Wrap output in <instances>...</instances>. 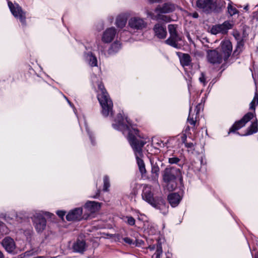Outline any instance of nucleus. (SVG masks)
I'll return each instance as SVG.
<instances>
[{
    "label": "nucleus",
    "mask_w": 258,
    "mask_h": 258,
    "mask_svg": "<svg viewBox=\"0 0 258 258\" xmlns=\"http://www.w3.org/2000/svg\"><path fill=\"white\" fill-rule=\"evenodd\" d=\"M112 126L114 129L120 131L123 135H126L127 139L134 150L139 170L142 174L145 173V165L141 157L143 156L142 148L146 142L138 139L141 138L139 131L122 111L117 114L112 123Z\"/></svg>",
    "instance_id": "1"
},
{
    "label": "nucleus",
    "mask_w": 258,
    "mask_h": 258,
    "mask_svg": "<svg viewBox=\"0 0 258 258\" xmlns=\"http://www.w3.org/2000/svg\"><path fill=\"white\" fill-rule=\"evenodd\" d=\"M142 198L144 201L158 210L162 214L165 215L168 213V204L162 197L154 196L152 186L146 184L144 185Z\"/></svg>",
    "instance_id": "2"
},
{
    "label": "nucleus",
    "mask_w": 258,
    "mask_h": 258,
    "mask_svg": "<svg viewBox=\"0 0 258 258\" xmlns=\"http://www.w3.org/2000/svg\"><path fill=\"white\" fill-rule=\"evenodd\" d=\"M219 49L220 52L218 49L207 50V59L211 63H221L223 60L226 61L228 59L232 50L231 42L229 40L222 41Z\"/></svg>",
    "instance_id": "3"
},
{
    "label": "nucleus",
    "mask_w": 258,
    "mask_h": 258,
    "mask_svg": "<svg viewBox=\"0 0 258 258\" xmlns=\"http://www.w3.org/2000/svg\"><path fill=\"white\" fill-rule=\"evenodd\" d=\"M205 98H190L189 100V112L187 122L194 130L198 121L199 113L204 108Z\"/></svg>",
    "instance_id": "4"
},
{
    "label": "nucleus",
    "mask_w": 258,
    "mask_h": 258,
    "mask_svg": "<svg viewBox=\"0 0 258 258\" xmlns=\"http://www.w3.org/2000/svg\"><path fill=\"white\" fill-rule=\"evenodd\" d=\"M44 216L51 218L54 215L48 212L39 211L33 215L32 221L34 226L38 232H42L46 226V221Z\"/></svg>",
    "instance_id": "5"
},
{
    "label": "nucleus",
    "mask_w": 258,
    "mask_h": 258,
    "mask_svg": "<svg viewBox=\"0 0 258 258\" xmlns=\"http://www.w3.org/2000/svg\"><path fill=\"white\" fill-rule=\"evenodd\" d=\"M179 173V170L174 167H167L165 169L163 173V179L167 184L171 183V187H168L169 189L173 190L175 188V180Z\"/></svg>",
    "instance_id": "6"
},
{
    "label": "nucleus",
    "mask_w": 258,
    "mask_h": 258,
    "mask_svg": "<svg viewBox=\"0 0 258 258\" xmlns=\"http://www.w3.org/2000/svg\"><path fill=\"white\" fill-rule=\"evenodd\" d=\"M98 100L101 107V114L105 117L112 116L113 104L111 98H98Z\"/></svg>",
    "instance_id": "7"
},
{
    "label": "nucleus",
    "mask_w": 258,
    "mask_h": 258,
    "mask_svg": "<svg viewBox=\"0 0 258 258\" xmlns=\"http://www.w3.org/2000/svg\"><path fill=\"white\" fill-rule=\"evenodd\" d=\"M168 28L170 36L167 40H166L165 43L174 48H178L177 43L178 41L181 40V38L177 33V25L169 24L168 26Z\"/></svg>",
    "instance_id": "8"
},
{
    "label": "nucleus",
    "mask_w": 258,
    "mask_h": 258,
    "mask_svg": "<svg viewBox=\"0 0 258 258\" xmlns=\"http://www.w3.org/2000/svg\"><path fill=\"white\" fill-rule=\"evenodd\" d=\"M8 6L12 15L17 19H18L23 25L26 24V13L21 7L17 3L13 4L12 2H8Z\"/></svg>",
    "instance_id": "9"
},
{
    "label": "nucleus",
    "mask_w": 258,
    "mask_h": 258,
    "mask_svg": "<svg viewBox=\"0 0 258 258\" xmlns=\"http://www.w3.org/2000/svg\"><path fill=\"white\" fill-rule=\"evenodd\" d=\"M197 6L204 12L210 13L212 11L218 12L216 8V4L212 0H198Z\"/></svg>",
    "instance_id": "10"
},
{
    "label": "nucleus",
    "mask_w": 258,
    "mask_h": 258,
    "mask_svg": "<svg viewBox=\"0 0 258 258\" xmlns=\"http://www.w3.org/2000/svg\"><path fill=\"white\" fill-rule=\"evenodd\" d=\"M128 26L133 29L142 30L147 27V23L145 19L133 17L128 20Z\"/></svg>",
    "instance_id": "11"
},
{
    "label": "nucleus",
    "mask_w": 258,
    "mask_h": 258,
    "mask_svg": "<svg viewBox=\"0 0 258 258\" xmlns=\"http://www.w3.org/2000/svg\"><path fill=\"white\" fill-rule=\"evenodd\" d=\"M254 115L252 112H248L240 120L237 121L234 123V124L230 128L228 134L230 133H234L236 131L244 126L245 124L252 119Z\"/></svg>",
    "instance_id": "12"
},
{
    "label": "nucleus",
    "mask_w": 258,
    "mask_h": 258,
    "mask_svg": "<svg viewBox=\"0 0 258 258\" xmlns=\"http://www.w3.org/2000/svg\"><path fill=\"white\" fill-rule=\"evenodd\" d=\"M1 244L5 250L9 253H13L16 248L14 240L10 236L5 237L1 242Z\"/></svg>",
    "instance_id": "13"
},
{
    "label": "nucleus",
    "mask_w": 258,
    "mask_h": 258,
    "mask_svg": "<svg viewBox=\"0 0 258 258\" xmlns=\"http://www.w3.org/2000/svg\"><path fill=\"white\" fill-rule=\"evenodd\" d=\"M83 209L82 208H76L71 210L66 216V219L69 221H79L83 219L82 216Z\"/></svg>",
    "instance_id": "14"
},
{
    "label": "nucleus",
    "mask_w": 258,
    "mask_h": 258,
    "mask_svg": "<svg viewBox=\"0 0 258 258\" xmlns=\"http://www.w3.org/2000/svg\"><path fill=\"white\" fill-rule=\"evenodd\" d=\"M176 6L171 3H166L162 6H158L155 9L156 13L167 14L173 12L175 10Z\"/></svg>",
    "instance_id": "15"
},
{
    "label": "nucleus",
    "mask_w": 258,
    "mask_h": 258,
    "mask_svg": "<svg viewBox=\"0 0 258 258\" xmlns=\"http://www.w3.org/2000/svg\"><path fill=\"white\" fill-rule=\"evenodd\" d=\"M155 36L159 39H164L167 36L166 28L165 25L160 23L156 24L153 27Z\"/></svg>",
    "instance_id": "16"
},
{
    "label": "nucleus",
    "mask_w": 258,
    "mask_h": 258,
    "mask_svg": "<svg viewBox=\"0 0 258 258\" xmlns=\"http://www.w3.org/2000/svg\"><path fill=\"white\" fill-rule=\"evenodd\" d=\"M116 34V30L114 27L107 29L103 33L102 41L106 43L111 42Z\"/></svg>",
    "instance_id": "17"
},
{
    "label": "nucleus",
    "mask_w": 258,
    "mask_h": 258,
    "mask_svg": "<svg viewBox=\"0 0 258 258\" xmlns=\"http://www.w3.org/2000/svg\"><path fill=\"white\" fill-rule=\"evenodd\" d=\"M92 82L93 86H94V84L96 83L98 85V97H108V94L106 92L103 85L102 84L101 82L98 81L97 77L95 75H93L91 77Z\"/></svg>",
    "instance_id": "18"
},
{
    "label": "nucleus",
    "mask_w": 258,
    "mask_h": 258,
    "mask_svg": "<svg viewBox=\"0 0 258 258\" xmlns=\"http://www.w3.org/2000/svg\"><path fill=\"white\" fill-rule=\"evenodd\" d=\"M150 163L151 164V172L152 176L154 179H157L159 177L160 168L159 164H161V161L156 158L150 159Z\"/></svg>",
    "instance_id": "19"
},
{
    "label": "nucleus",
    "mask_w": 258,
    "mask_h": 258,
    "mask_svg": "<svg viewBox=\"0 0 258 258\" xmlns=\"http://www.w3.org/2000/svg\"><path fill=\"white\" fill-rule=\"evenodd\" d=\"M101 204L95 201H88L84 205V208L90 213H94L99 210Z\"/></svg>",
    "instance_id": "20"
},
{
    "label": "nucleus",
    "mask_w": 258,
    "mask_h": 258,
    "mask_svg": "<svg viewBox=\"0 0 258 258\" xmlns=\"http://www.w3.org/2000/svg\"><path fill=\"white\" fill-rule=\"evenodd\" d=\"M203 164L202 157H197L192 160L189 165V169L193 170L194 172H198L200 170L202 165Z\"/></svg>",
    "instance_id": "21"
},
{
    "label": "nucleus",
    "mask_w": 258,
    "mask_h": 258,
    "mask_svg": "<svg viewBox=\"0 0 258 258\" xmlns=\"http://www.w3.org/2000/svg\"><path fill=\"white\" fill-rule=\"evenodd\" d=\"M177 55L178 56L181 64L183 67H187L189 66L191 59L190 55L187 53H183L180 52H176Z\"/></svg>",
    "instance_id": "22"
},
{
    "label": "nucleus",
    "mask_w": 258,
    "mask_h": 258,
    "mask_svg": "<svg viewBox=\"0 0 258 258\" xmlns=\"http://www.w3.org/2000/svg\"><path fill=\"white\" fill-rule=\"evenodd\" d=\"M181 198L177 193H171L168 196V200L172 207H176L180 203Z\"/></svg>",
    "instance_id": "23"
},
{
    "label": "nucleus",
    "mask_w": 258,
    "mask_h": 258,
    "mask_svg": "<svg viewBox=\"0 0 258 258\" xmlns=\"http://www.w3.org/2000/svg\"><path fill=\"white\" fill-rule=\"evenodd\" d=\"M73 250L79 253H83L86 249V244L84 240H78L73 244Z\"/></svg>",
    "instance_id": "24"
},
{
    "label": "nucleus",
    "mask_w": 258,
    "mask_h": 258,
    "mask_svg": "<svg viewBox=\"0 0 258 258\" xmlns=\"http://www.w3.org/2000/svg\"><path fill=\"white\" fill-rule=\"evenodd\" d=\"M85 59L86 61L91 67L97 66V57L93 54L92 52H89L85 54Z\"/></svg>",
    "instance_id": "25"
},
{
    "label": "nucleus",
    "mask_w": 258,
    "mask_h": 258,
    "mask_svg": "<svg viewBox=\"0 0 258 258\" xmlns=\"http://www.w3.org/2000/svg\"><path fill=\"white\" fill-rule=\"evenodd\" d=\"M258 131V125L257 120L252 122L251 124L247 128L246 133L243 136L250 135L257 133Z\"/></svg>",
    "instance_id": "26"
},
{
    "label": "nucleus",
    "mask_w": 258,
    "mask_h": 258,
    "mask_svg": "<svg viewBox=\"0 0 258 258\" xmlns=\"http://www.w3.org/2000/svg\"><path fill=\"white\" fill-rule=\"evenodd\" d=\"M121 48V44L119 41L114 42L108 49V53L113 54Z\"/></svg>",
    "instance_id": "27"
},
{
    "label": "nucleus",
    "mask_w": 258,
    "mask_h": 258,
    "mask_svg": "<svg viewBox=\"0 0 258 258\" xmlns=\"http://www.w3.org/2000/svg\"><path fill=\"white\" fill-rule=\"evenodd\" d=\"M126 18L124 16L119 15L116 18V25L118 28H123L126 23Z\"/></svg>",
    "instance_id": "28"
},
{
    "label": "nucleus",
    "mask_w": 258,
    "mask_h": 258,
    "mask_svg": "<svg viewBox=\"0 0 258 258\" xmlns=\"http://www.w3.org/2000/svg\"><path fill=\"white\" fill-rule=\"evenodd\" d=\"M157 15L155 16V19L158 21H162L165 22H169L171 20L170 17L163 15V14L157 13Z\"/></svg>",
    "instance_id": "29"
},
{
    "label": "nucleus",
    "mask_w": 258,
    "mask_h": 258,
    "mask_svg": "<svg viewBox=\"0 0 258 258\" xmlns=\"http://www.w3.org/2000/svg\"><path fill=\"white\" fill-rule=\"evenodd\" d=\"M152 146L156 149L164 147V144L163 141L158 139H153L152 141Z\"/></svg>",
    "instance_id": "30"
},
{
    "label": "nucleus",
    "mask_w": 258,
    "mask_h": 258,
    "mask_svg": "<svg viewBox=\"0 0 258 258\" xmlns=\"http://www.w3.org/2000/svg\"><path fill=\"white\" fill-rule=\"evenodd\" d=\"M10 230L6 225L3 222L0 221V234L2 235L8 234Z\"/></svg>",
    "instance_id": "31"
},
{
    "label": "nucleus",
    "mask_w": 258,
    "mask_h": 258,
    "mask_svg": "<svg viewBox=\"0 0 258 258\" xmlns=\"http://www.w3.org/2000/svg\"><path fill=\"white\" fill-rule=\"evenodd\" d=\"M110 187V179L108 175H105L103 177V190L107 191Z\"/></svg>",
    "instance_id": "32"
},
{
    "label": "nucleus",
    "mask_w": 258,
    "mask_h": 258,
    "mask_svg": "<svg viewBox=\"0 0 258 258\" xmlns=\"http://www.w3.org/2000/svg\"><path fill=\"white\" fill-rule=\"evenodd\" d=\"M134 213L135 216H137L138 217V219L140 221H141L142 222H145L147 221V216L143 213H141L138 210H134Z\"/></svg>",
    "instance_id": "33"
},
{
    "label": "nucleus",
    "mask_w": 258,
    "mask_h": 258,
    "mask_svg": "<svg viewBox=\"0 0 258 258\" xmlns=\"http://www.w3.org/2000/svg\"><path fill=\"white\" fill-rule=\"evenodd\" d=\"M84 125L85 126V128H86V132H87L88 133V135L90 138V141L92 144V145H95V142H94V137L93 136V134H92V133L90 131V129L87 124V122H86V121L85 120V118H84Z\"/></svg>",
    "instance_id": "34"
},
{
    "label": "nucleus",
    "mask_w": 258,
    "mask_h": 258,
    "mask_svg": "<svg viewBox=\"0 0 258 258\" xmlns=\"http://www.w3.org/2000/svg\"><path fill=\"white\" fill-rule=\"evenodd\" d=\"M228 12L229 15L232 16L238 13V10L231 4H229L228 6Z\"/></svg>",
    "instance_id": "35"
},
{
    "label": "nucleus",
    "mask_w": 258,
    "mask_h": 258,
    "mask_svg": "<svg viewBox=\"0 0 258 258\" xmlns=\"http://www.w3.org/2000/svg\"><path fill=\"white\" fill-rule=\"evenodd\" d=\"M124 221L130 226H134L135 224V220L132 216H126L124 218Z\"/></svg>",
    "instance_id": "36"
},
{
    "label": "nucleus",
    "mask_w": 258,
    "mask_h": 258,
    "mask_svg": "<svg viewBox=\"0 0 258 258\" xmlns=\"http://www.w3.org/2000/svg\"><path fill=\"white\" fill-rule=\"evenodd\" d=\"M258 105V98H253V100L250 103L249 109L253 110L254 111L255 109V107Z\"/></svg>",
    "instance_id": "37"
},
{
    "label": "nucleus",
    "mask_w": 258,
    "mask_h": 258,
    "mask_svg": "<svg viewBox=\"0 0 258 258\" xmlns=\"http://www.w3.org/2000/svg\"><path fill=\"white\" fill-rule=\"evenodd\" d=\"M162 249L161 245H158L157 247V249L155 253L156 258H160V256L162 254Z\"/></svg>",
    "instance_id": "38"
},
{
    "label": "nucleus",
    "mask_w": 258,
    "mask_h": 258,
    "mask_svg": "<svg viewBox=\"0 0 258 258\" xmlns=\"http://www.w3.org/2000/svg\"><path fill=\"white\" fill-rule=\"evenodd\" d=\"M180 161V159L177 157L173 156L168 158V162L170 164H177Z\"/></svg>",
    "instance_id": "39"
},
{
    "label": "nucleus",
    "mask_w": 258,
    "mask_h": 258,
    "mask_svg": "<svg viewBox=\"0 0 258 258\" xmlns=\"http://www.w3.org/2000/svg\"><path fill=\"white\" fill-rule=\"evenodd\" d=\"M200 82L203 84V85H206L207 83L206 78L205 74L203 73H202L201 74V76L199 78Z\"/></svg>",
    "instance_id": "40"
},
{
    "label": "nucleus",
    "mask_w": 258,
    "mask_h": 258,
    "mask_svg": "<svg viewBox=\"0 0 258 258\" xmlns=\"http://www.w3.org/2000/svg\"><path fill=\"white\" fill-rule=\"evenodd\" d=\"M219 27H218L217 25L213 26L211 29V33L215 35L218 33H220V31L219 30Z\"/></svg>",
    "instance_id": "41"
},
{
    "label": "nucleus",
    "mask_w": 258,
    "mask_h": 258,
    "mask_svg": "<svg viewBox=\"0 0 258 258\" xmlns=\"http://www.w3.org/2000/svg\"><path fill=\"white\" fill-rule=\"evenodd\" d=\"M222 25L225 29H226V32H227L228 30L231 29L232 27V24L228 21L224 22Z\"/></svg>",
    "instance_id": "42"
},
{
    "label": "nucleus",
    "mask_w": 258,
    "mask_h": 258,
    "mask_svg": "<svg viewBox=\"0 0 258 258\" xmlns=\"http://www.w3.org/2000/svg\"><path fill=\"white\" fill-rule=\"evenodd\" d=\"M122 239L125 243L128 244L132 245L134 244L133 240L129 237L122 238Z\"/></svg>",
    "instance_id": "43"
},
{
    "label": "nucleus",
    "mask_w": 258,
    "mask_h": 258,
    "mask_svg": "<svg viewBox=\"0 0 258 258\" xmlns=\"http://www.w3.org/2000/svg\"><path fill=\"white\" fill-rule=\"evenodd\" d=\"M243 42L242 41H239L237 42V45L236 49V51H240L243 46Z\"/></svg>",
    "instance_id": "44"
},
{
    "label": "nucleus",
    "mask_w": 258,
    "mask_h": 258,
    "mask_svg": "<svg viewBox=\"0 0 258 258\" xmlns=\"http://www.w3.org/2000/svg\"><path fill=\"white\" fill-rule=\"evenodd\" d=\"M31 255V252L27 251L24 253L19 255L17 257L15 258H25L26 256H28Z\"/></svg>",
    "instance_id": "45"
},
{
    "label": "nucleus",
    "mask_w": 258,
    "mask_h": 258,
    "mask_svg": "<svg viewBox=\"0 0 258 258\" xmlns=\"http://www.w3.org/2000/svg\"><path fill=\"white\" fill-rule=\"evenodd\" d=\"M217 26L218 27H219V30L220 31V33H222V34H224V33H226L227 32H226V29H225L222 24H219V25H217Z\"/></svg>",
    "instance_id": "46"
},
{
    "label": "nucleus",
    "mask_w": 258,
    "mask_h": 258,
    "mask_svg": "<svg viewBox=\"0 0 258 258\" xmlns=\"http://www.w3.org/2000/svg\"><path fill=\"white\" fill-rule=\"evenodd\" d=\"M151 234H154L156 233L157 231V226L156 225H151Z\"/></svg>",
    "instance_id": "47"
},
{
    "label": "nucleus",
    "mask_w": 258,
    "mask_h": 258,
    "mask_svg": "<svg viewBox=\"0 0 258 258\" xmlns=\"http://www.w3.org/2000/svg\"><path fill=\"white\" fill-rule=\"evenodd\" d=\"M56 214L60 218L63 219L66 214V212L63 211H57Z\"/></svg>",
    "instance_id": "48"
},
{
    "label": "nucleus",
    "mask_w": 258,
    "mask_h": 258,
    "mask_svg": "<svg viewBox=\"0 0 258 258\" xmlns=\"http://www.w3.org/2000/svg\"><path fill=\"white\" fill-rule=\"evenodd\" d=\"M187 139L186 134H183L181 136V141L184 144L186 143Z\"/></svg>",
    "instance_id": "49"
},
{
    "label": "nucleus",
    "mask_w": 258,
    "mask_h": 258,
    "mask_svg": "<svg viewBox=\"0 0 258 258\" xmlns=\"http://www.w3.org/2000/svg\"><path fill=\"white\" fill-rule=\"evenodd\" d=\"M184 145L187 148H189V149H192L194 147V144L192 143H187L186 142L185 144H184Z\"/></svg>",
    "instance_id": "50"
},
{
    "label": "nucleus",
    "mask_w": 258,
    "mask_h": 258,
    "mask_svg": "<svg viewBox=\"0 0 258 258\" xmlns=\"http://www.w3.org/2000/svg\"><path fill=\"white\" fill-rule=\"evenodd\" d=\"M67 101H68V103L70 104V105L74 108V111L75 113L76 114V109L74 108L73 104L71 102V101L68 99V98H66Z\"/></svg>",
    "instance_id": "51"
},
{
    "label": "nucleus",
    "mask_w": 258,
    "mask_h": 258,
    "mask_svg": "<svg viewBox=\"0 0 258 258\" xmlns=\"http://www.w3.org/2000/svg\"><path fill=\"white\" fill-rule=\"evenodd\" d=\"M148 1L150 4H154L160 3L162 0H148Z\"/></svg>",
    "instance_id": "52"
},
{
    "label": "nucleus",
    "mask_w": 258,
    "mask_h": 258,
    "mask_svg": "<svg viewBox=\"0 0 258 258\" xmlns=\"http://www.w3.org/2000/svg\"><path fill=\"white\" fill-rule=\"evenodd\" d=\"M189 15L191 16L194 18H198L199 17V14L197 12H195L194 13H190Z\"/></svg>",
    "instance_id": "53"
},
{
    "label": "nucleus",
    "mask_w": 258,
    "mask_h": 258,
    "mask_svg": "<svg viewBox=\"0 0 258 258\" xmlns=\"http://www.w3.org/2000/svg\"><path fill=\"white\" fill-rule=\"evenodd\" d=\"M147 15L151 17L152 19H155V17L154 18V14L152 12H148L147 13Z\"/></svg>",
    "instance_id": "54"
},
{
    "label": "nucleus",
    "mask_w": 258,
    "mask_h": 258,
    "mask_svg": "<svg viewBox=\"0 0 258 258\" xmlns=\"http://www.w3.org/2000/svg\"><path fill=\"white\" fill-rule=\"evenodd\" d=\"M190 127L189 126H186V127L185 128V129L184 130L185 134H188V132L190 130Z\"/></svg>",
    "instance_id": "55"
},
{
    "label": "nucleus",
    "mask_w": 258,
    "mask_h": 258,
    "mask_svg": "<svg viewBox=\"0 0 258 258\" xmlns=\"http://www.w3.org/2000/svg\"><path fill=\"white\" fill-rule=\"evenodd\" d=\"M99 192H100V191H99V190H98L97 194L95 196H93V198L94 199L97 198L99 197Z\"/></svg>",
    "instance_id": "56"
},
{
    "label": "nucleus",
    "mask_w": 258,
    "mask_h": 258,
    "mask_svg": "<svg viewBox=\"0 0 258 258\" xmlns=\"http://www.w3.org/2000/svg\"><path fill=\"white\" fill-rule=\"evenodd\" d=\"M0 258H4V255L2 251L0 250Z\"/></svg>",
    "instance_id": "57"
},
{
    "label": "nucleus",
    "mask_w": 258,
    "mask_h": 258,
    "mask_svg": "<svg viewBox=\"0 0 258 258\" xmlns=\"http://www.w3.org/2000/svg\"><path fill=\"white\" fill-rule=\"evenodd\" d=\"M187 38H188V40H189V41H191V38H190V36H189V34H188L187 35Z\"/></svg>",
    "instance_id": "58"
},
{
    "label": "nucleus",
    "mask_w": 258,
    "mask_h": 258,
    "mask_svg": "<svg viewBox=\"0 0 258 258\" xmlns=\"http://www.w3.org/2000/svg\"><path fill=\"white\" fill-rule=\"evenodd\" d=\"M78 121H79V124H80V126L81 127V118H79V117H78Z\"/></svg>",
    "instance_id": "59"
},
{
    "label": "nucleus",
    "mask_w": 258,
    "mask_h": 258,
    "mask_svg": "<svg viewBox=\"0 0 258 258\" xmlns=\"http://www.w3.org/2000/svg\"><path fill=\"white\" fill-rule=\"evenodd\" d=\"M116 237H117V239L119 240H120V235L119 234H117L116 235Z\"/></svg>",
    "instance_id": "60"
},
{
    "label": "nucleus",
    "mask_w": 258,
    "mask_h": 258,
    "mask_svg": "<svg viewBox=\"0 0 258 258\" xmlns=\"http://www.w3.org/2000/svg\"><path fill=\"white\" fill-rule=\"evenodd\" d=\"M88 215H89V214H88ZM88 216H87L86 217H85V215L84 216H83L84 217L83 219H87V217H88Z\"/></svg>",
    "instance_id": "61"
},
{
    "label": "nucleus",
    "mask_w": 258,
    "mask_h": 258,
    "mask_svg": "<svg viewBox=\"0 0 258 258\" xmlns=\"http://www.w3.org/2000/svg\"><path fill=\"white\" fill-rule=\"evenodd\" d=\"M253 258H258V254H255Z\"/></svg>",
    "instance_id": "62"
},
{
    "label": "nucleus",
    "mask_w": 258,
    "mask_h": 258,
    "mask_svg": "<svg viewBox=\"0 0 258 258\" xmlns=\"http://www.w3.org/2000/svg\"><path fill=\"white\" fill-rule=\"evenodd\" d=\"M254 97H258L256 93H255Z\"/></svg>",
    "instance_id": "63"
},
{
    "label": "nucleus",
    "mask_w": 258,
    "mask_h": 258,
    "mask_svg": "<svg viewBox=\"0 0 258 258\" xmlns=\"http://www.w3.org/2000/svg\"><path fill=\"white\" fill-rule=\"evenodd\" d=\"M167 258H169V257H167Z\"/></svg>",
    "instance_id": "64"
}]
</instances>
